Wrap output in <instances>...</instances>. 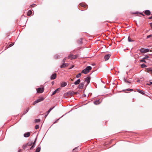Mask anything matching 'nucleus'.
I'll use <instances>...</instances> for the list:
<instances>
[{
  "label": "nucleus",
  "instance_id": "obj_1",
  "mask_svg": "<svg viewBox=\"0 0 152 152\" xmlns=\"http://www.w3.org/2000/svg\"><path fill=\"white\" fill-rule=\"evenodd\" d=\"M92 68L91 66H87L85 69L82 70L81 72L82 73L86 74L88 73L89 71L91 70Z\"/></svg>",
  "mask_w": 152,
  "mask_h": 152
},
{
  "label": "nucleus",
  "instance_id": "obj_2",
  "mask_svg": "<svg viewBox=\"0 0 152 152\" xmlns=\"http://www.w3.org/2000/svg\"><path fill=\"white\" fill-rule=\"evenodd\" d=\"M44 99L42 97L39 98L37 100L35 101L33 103V104L34 105H35L36 104L43 101Z\"/></svg>",
  "mask_w": 152,
  "mask_h": 152
},
{
  "label": "nucleus",
  "instance_id": "obj_3",
  "mask_svg": "<svg viewBox=\"0 0 152 152\" xmlns=\"http://www.w3.org/2000/svg\"><path fill=\"white\" fill-rule=\"evenodd\" d=\"M80 5L84 8V9L83 10L87 9L88 7V6L86 4L84 3H81L80 4Z\"/></svg>",
  "mask_w": 152,
  "mask_h": 152
},
{
  "label": "nucleus",
  "instance_id": "obj_4",
  "mask_svg": "<svg viewBox=\"0 0 152 152\" xmlns=\"http://www.w3.org/2000/svg\"><path fill=\"white\" fill-rule=\"evenodd\" d=\"M139 50L141 53H146L149 51H152V50H149L148 49H144L143 48H142Z\"/></svg>",
  "mask_w": 152,
  "mask_h": 152
},
{
  "label": "nucleus",
  "instance_id": "obj_5",
  "mask_svg": "<svg viewBox=\"0 0 152 152\" xmlns=\"http://www.w3.org/2000/svg\"><path fill=\"white\" fill-rule=\"evenodd\" d=\"M77 56L72 55L71 54H69L68 57V59L71 58V59H73L76 58L77 57Z\"/></svg>",
  "mask_w": 152,
  "mask_h": 152
},
{
  "label": "nucleus",
  "instance_id": "obj_6",
  "mask_svg": "<svg viewBox=\"0 0 152 152\" xmlns=\"http://www.w3.org/2000/svg\"><path fill=\"white\" fill-rule=\"evenodd\" d=\"M44 89V88H39L37 89V93H41L43 92Z\"/></svg>",
  "mask_w": 152,
  "mask_h": 152
},
{
  "label": "nucleus",
  "instance_id": "obj_7",
  "mask_svg": "<svg viewBox=\"0 0 152 152\" xmlns=\"http://www.w3.org/2000/svg\"><path fill=\"white\" fill-rule=\"evenodd\" d=\"M91 79V77L90 76L88 77H87L85 79V81L87 83L86 86L89 83H90V80Z\"/></svg>",
  "mask_w": 152,
  "mask_h": 152
},
{
  "label": "nucleus",
  "instance_id": "obj_8",
  "mask_svg": "<svg viewBox=\"0 0 152 152\" xmlns=\"http://www.w3.org/2000/svg\"><path fill=\"white\" fill-rule=\"evenodd\" d=\"M111 55L110 54H108L104 56V58L105 60V61H106L108 60L109 59Z\"/></svg>",
  "mask_w": 152,
  "mask_h": 152
},
{
  "label": "nucleus",
  "instance_id": "obj_9",
  "mask_svg": "<svg viewBox=\"0 0 152 152\" xmlns=\"http://www.w3.org/2000/svg\"><path fill=\"white\" fill-rule=\"evenodd\" d=\"M84 82L81 83H80L78 86V88L80 89H82L84 86Z\"/></svg>",
  "mask_w": 152,
  "mask_h": 152
},
{
  "label": "nucleus",
  "instance_id": "obj_10",
  "mask_svg": "<svg viewBox=\"0 0 152 152\" xmlns=\"http://www.w3.org/2000/svg\"><path fill=\"white\" fill-rule=\"evenodd\" d=\"M56 74L54 73L50 77V79L51 80H54L55 79L56 77Z\"/></svg>",
  "mask_w": 152,
  "mask_h": 152
},
{
  "label": "nucleus",
  "instance_id": "obj_11",
  "mask_svg": "<svg viewBox=\"0 0 152 152\" xmlns=\"http://www.w3.org/2000/svg\"><path fill=\"white\" fill-rule=\"evenodd\" d=\"M69 65V64L67 63H65L62 64L60 67L61 68H64L68 66Z\"/></svg>",
  "mask_w": 152,
  "mask_h": 152
},
{
  "label": "nucleus",
  "instance_id": "obj_12",
  "mask_svg": "<svg viewBox=\"0 0 152 152\" xmlns=\"http://www.w3.org/2000/svg\"><path fill=\"white\" fill-rule=\"evenodd\" d=\"M145 14L147 15H149L151 14V12L150 10H146L145 11Z\"/></svg>",
  "mask_w": 152,
  "mask_h": 152
},
{
  "label": "nucleus",
  "instance_id": "obj_13",
  "mask_svg": "<svg viewBox=\"0 0 152 152\" xmlns=\"http://www.w3.org/2000/svg\"><path fill=\"white\" fill-rule=\"evenodd\" d=\"M61 87H64L67 85V83L64 82H63L61 83Z\"/></svg>",
  "mask_w": 152,
  "mask_h": 152
},
{
  "label": "nucleus",
  "instance_id": "obj_14",
  "mask_svg": "<svg viewBox=\"0 0 152 152\" xmlns=\"http://www.w3.org/2000/svg\"><path fill=\"white\" fill-rule=\"evenodd\" d=\"M30 135V132H29L26 133L24 134V137H29Z\"/></svg>",
  "mask_w": 152,
  "mask_h": 152
},
{
  "label": "nucleus",
  "instance_id": "obj_15",
  "mask_svg": "<svg viewBox=\"0 0 152 152\" xmlns=\"http://www.w3.org/2000/svg\"><path fill=\"white\" fill-rule=\"evenodd\" d=\"M76 93H75L73 91H69L67 93V94L68 95H70V96H72L74 94H76Z\"/></svg>",
  "mask_w": 152,
  "mask_h": 152
},
{
  "label": "nucleus",
  "instance_id": "obj_16",
  "mask_svg": "<svg viewBox=\"0 0 152 152\" xmlns=\"http://www.w3.org/2000/svg\"><path fill=\"white\" fill-rule=\"evenodd\" d=\"M61 89L60 88H58L55 90L53 93L52 95H54L58 91H60Z\"/></svg>",
  "mask_w": 152,
  "mask_h": 152
},
{
  "label": "nucleus",
  "instance_id": "obj_17",
  "mask_svg": "<svg viewBox=\"0 0 152 152\" xmlns=\"http://www.w3.org/2000/svg\"><path fill=\"white\" fill-rule=\"evenodd\" d=\"M137 91L138 92L140 93L143 95H144L145 94L144 91L141 90L139 89H137Z\"/></svg>",
  "mask_w": 152,
  "mask_h": 152
},
{
  "label": "nucleus",
  "instance_id": "obj_18",
  "mask_svg": "<svg viewBox=\"0 0 152 152\" xmlns=\"http://www.w3.org/2000/svg\"><path fill=\"white\" fill-rule=\"evenodd\" d=\"M54 107L50 108L49 110L47 112V114L45 115V118H46L48 114L50 112Z\"/></svg>",
  "mask_w": 152,
  "mask_h": 152
},
{
  "label": "nucleus",
  "instance_id": "obj_19",
  "mask_svg": "<svg viewBox=\"0 0 152 152\" xmlns=\"http://www.w3.org/2000/svg\"><path fill=\"white\" fill-rule=\"evenodd\" d=\"M128 40L129 42H132L135 41L134 39L131 38L130 36H129L128 38Z\"/></svg>",
  "mask_w": 152,
  "mask_h": 152
},
{
  "label": "nucleus",
  "instance_id": "obj_20",
  "mask_svg": "<svg viewBox=\"0 0 152 152\" xmlns=\"http://www.w3.org/2000/svg\"><path fill=\"white\" fill-rule=\"evenodd\" d=\"M80 82V79H78L76 81L74 82V84L75 85H77Z\"/></svg>",
  "mask_w": 152,
  "mask_h": 152
},
{
  "label": "nucleus",
  "instance_id": "obj_21",
  "mask_svg": "<svg viewBox=\"0 0 152 152\" xmlns=\"http://www.w3.org/2000/svg\"><path fill=\"white\" fill-rule=\"evenodd\" d=\"M28 146V145H27V144H24L23 145V148L24 149H26L27 148H28L27 147Z\"/></svg>",
  "mask_w": 152,
  "mask_h": 152
},
{
  "label": "nucleus",
  "instance_id": "obj_22",
  "mask_svg": "<svg viewBox=\"0 0 152 152\" xmlns=\"http://www.w3.org/2000/svg\"><path fill=\"white\" fill-rule=\"evenodd\" d=\"M40 150V147L39 146H38L37 148L36 149L35 152H39Z\"/></svg>",
  "mask_w": 152,
  "mask_h": 152
},
{
  "label": "nucleus",
  "instance_id": "obj_23",
  "mask_svg": "<svg viewBox=\"0 0 152 152\" xmlns=\"http://www.w3.org/2000/svg\"><path fill=\"white\" fill-rule=\"evenodd\" d=\"M32 14V12L31 10L28 11L27 13V15L28 16H30Z\"/></svg>",
  "mask_w": 152,
  "mask_h": 152
},
{
  "label": "nucleus",
  "instance_id": "obj_24",
  "mask_svg": "<svg viewBox=\"0 0 152 152\" xmlns=\"http://www.w3.org/2000/svg\"><path fill=\"white\" fill-rule=\"evenodd\" d=\"M28 110L29 108L28 107L27 108L26 110L23 112V114L25 115V114H26L28 111Z\"/></svg>",
  "mask_w": 152,
  "mask_h": 152
},
{
  "label": "nucleus",
  "instance_id": "obj_25",
  "mask_svg": "<svg viewBox=\"0 0 152 152\" xmlns=\"http://www.w3.org/2000/svg\"><path fill=\"white\" fill-rule=\"evenodd\" d=\"M146 69L147 72L149 73H151V70L152 69L151 68H147Z\"/></svg>",
  "mask_w": 152,
  "mask_h": 152
},
{
  "label": "nucleus",
  "instance_id": "obj_26",
  "mask_svg": "<svg viewBox=\"0 0 152 152\" xmlns=\"http://www.w3.org/2000/svg\"><path fill=\"white\" fill-rule=\"evenodd\" d=\"M33 144L32 142H28L27 143V144L28 145V146H30L31 145Z\"/></svg>",
  "mask_w": 152,
  "mask_h": 152
},
{
  "label": "nucleus",
  "instance_id": "obj_27",
  "mask_svg": "<svg viewBox=\"0 0 152 152\" xmlns=\"http://www.w3.org/2000/svg\"><path fill=\"white\" fill-rule=\"evenodd\" d=\"M149 38H150L151 39H152V35L151 34L149 35H148L147 37V39H148Z\"/></svg>",
  "mask_w": 152,
  "mask_h": 152
},
{
  "label": "nucleus",
  "instance_id": "obj_28",
  "mask_svg": "<svg viewBox=\"0 0 152 152\" xmlns=\"http://www.w3.org/2000/svg\"><path fill=\"white\" fill-rule=\"evenodd\" d=\"M99 100L96 101L94 102V103L95 104H99Z\"/></svg>",
  "mask_w": 152,
  "mask_h": 152
},
{
  "label": "nucleus",
  "instance_id": "obj_29",
  "mask_svg": "<svg viewBox=\"0 0 152 152\" xmlns=\"http://www.w3.org/2000/svg\"><path fill=\"white\" fill-rule=\"evenodd\" d=\"M141 66L142 68H145L147 67V66L144 64H141Z\"/></svg>",
  "mask_w": 152,
  "mask_h": 152
},
{
  "label": "nucleus",
  "instance_id": "obj_30",
  "mask_svg": "<svg viewBox=\"0 0 152 152\" xmlns=\"http://www.w3.org/2000/svg\"><path fill=\"white\" fill-rule=\"evenodd\" d=\"M81 75V73H79L76 76V77L77 78H79L80 77Z\"/></svg>",
  "mask_w": 152,
  "mask_h": 152
},
{
  "label": "nucleus",
  "instance_id": "obj_31",
  "mask_svg": "<svg viewBox=\"0 0 152 152\" xmlns=\"http://www.w3.org/2000/svg\"><path fill=\"white\" fill-rule=\"evenodd\" d=\"M149 58V56H145L143 58L144 59H147L148 58Z\"/></svg>",
  "mask_w": 152,
  "mask_h": 152
},
{
  "label": "nucleus",
  "instance_id": "obj_32",
  "mask_svg": "<svg viewBox=\"0 0 152 152\" xmlns=\"http://www.w3.org/2000/svg\"><path fill=\"white\" fill-rule=\"evenodd\" d=\"M40 121V120L39 119H37L35 120V122L36 123L39 122Z\"/></svg>",
  "mask_w": 152,
  "mask_h": 152
},
{
  "label": "nucleus",
  "instance_id": "obj_33",
  "mask_svg": "<svg viewBox=\"0 0 152 152\" xmlns=\"http://www.w3.org/2000/svg\"><path fill=\"white\" fill-rule=\"evenodd\" d=\"M77 148H76L75 149H74L73 150V152H76L77 151H78L77 150Z\"/></svg>",
  "mask_w": 152,
  "mask_h": 152
},
{
  "label": "nucleus",
  "instance_id": "obj_34",
  "mask_svg": "<svg viewBox=\"0 0 152 152\" xmlns=\"http://www.w3.org/2000/svg\"><path fill=\"white\" fill-rule=\"evenodd\" d=\"M133 91V89H126V90H124V91Z\"/></svg>",
  "mask_w": 152,
  "mask_h": 152
},
{
  "label": "nucleus",
  "instance_id": "obj_35",
  "mask_svg": "<svg viewBox=\"0 0 152 152\" xmlns=\"http://www.w3.org/2000/svg\"><path fill=\"white\" fill-rule=\"evenodd\" d=\"M78 43L79 44H81L82 43V39H80L78 41Z\"/></svg>",
  "mask_w": 152,
  "mask_h": 152
},
{
  "label": "nucleus",
  "instance_id": "obj_36",
  "mask_svg": "<svg viewBox=\"0 0 152 152\" xmlns=\"http://www.w3.org/2000/svg\"><path fill=\"white\" fill-rule=\"evenodd\" d=\"M140 61L141 62H144L145 63H146V61H145V59H144L143 58L142 60H141Z\"/></svg>",
  "mask_w": 152,
  "mask_h": 152
},
{
  "label": "nucleus",
  "instance_id": "obj_37",
  "mask_svg": "<svg viewBox=\"0 0 152 152\" xmlns=\"http://www.w3.org/2000/svg\"><path fill=\"white\" fill-rule=\"evenodd\" d=\"M150 84L147 83V85H150L151 84H152V80H151L150 81Z\"/></svg>",
  "mask_w": 152,
  "mask_h": 152
},
{
  "label": "nucleus",
  "instance_id": "obj_38",
  "mask_svg": "<svg viewBox=\"0 0 152 152\" xmlns=\"http://www.w3.org/2000/svg\"><path fill=\"white\" fill-rule=\"evenodd\" d=\"M39 126L38 125H36L35 126V129H37L39 128Z\"/></svg>",
  "mask_w": 152,
  "mask_h": 152
},
{
  "label": "nucleus",
  "instance_id": "obj_39",
  "mask_svg": "<svg viewBox=\"0 0 152 152\" xmlns=\"http://www.w3.org/2000/svg\"><path fill=\"white\" fill-rule=\"evenodd\" d=\"M124 81L126 82V83H130V82L129 81H128L126 79H124Z\"/></svg>",
  "mask_w": 152,
  "mask_h": 152
},
{
  "label": "nucleus",
  "instance_id": "obj_40",
  "mask_svg": "<svg viewBox=\"0 0 152 152\" xmlns=\"http://www.w3.org/2000/svg\"><path fill=\"white\" fill-rule=\"evenodd\" d=\"M36 142V140H35L34 141V143L32 144H33L32 145H34V146H35Z\"/></svg>",
  "mask_w": 152,
  "mask_h": 152
},
{
  "label": "nucleus",
  "instance_id": "obj_41",
  "mask_svg": "<svg viewBox=\"0 0 152 152\" xmlns=\"http://www.w3.org/2000/svg\"><path fill=\"white\" fill-rule=\"evenodd\" d=\"M13 45H14V44H12V43L10 44L9 45V47H11V46H13Z\"/></svg>",
  "mask_w": 152,
  "mask_h": 152
},
{
  "label": "nucleus",
  "instance_id": "obj_42",
  "mask_svg": "<svg viewBox=\"0 0 152 152\" xmlns=\"http://www.w3.org/2000/svg\"><path fill=\"white\" fill-rule=\"evenodd\" d=\"M34 145H32V146L30 148V149H33L34 147Z\"/></svg>",
  "mask_w": 152,
  "mask_h": 152
},
{
  "label": "nucleus",
  "instance_id": "obj_43",
  "mask_svg": "<svg viewBox=\"0 0 152 152\" xmlns=\"http://www.w3.org/2000/svg\"><path fill=\"white\" fill-rule=\"evenodd\" d=\"M65 61H64V60H63L62 61H61V63L63 64H65Z\"/></svg>",
  "mask_w": 152,
  "mask_h": 152
},
{
  "label": "nucleus",
  "instance_id": "obj_44",
  "mask_svg": "<svg viewBox=\"0 0 152 152\" xmlns=\"http://www.w3.org/2000/svg\"><path fill=\"white\" fill-rule=\"evenodd\" d=\"M140 14L142 15H143V16H145L144 15H143V14H142V13H140V14H137V16H139V15H140Z\"/></svg>",
  "mask_w": 152,
  "mask_h": 152
},
{
  "label": "nucleus",
  "instance_id": "obj_45",
  "mask_svg": "<svg viewBox=\"0 0 152 152\" xmlns=\"http://www.w3.org/2000/svg\"><path fill=\"white\" fill-rule=\"evenodd\" d=\"M34 5H35V4H32V5H31L30 6V7H34V6H33Z\"/></svg>",
  "mask_w": 152,
  "mask_h": 152
},
{
  "label": "nucleus",
  "instance_id": "obj_46",
  "mask_svg": "<svg viewBox=\"0 0 152 152\" xmlns=\"http://www.w3.org/2000/svg\"><path fill=\"white\" fill-rule=\"evenodd\" d=\"M66 59H67V58L66 57H65V58H64L63 59V60H64V61H65L66 60Z\"/></svg>",
  "mask_w": 152,
  "mask_h": 152
},
{
  "label": "nucleus",
  "instance_id": "obj_47",
  "mask_svg": "<svg viewBox=\"0 0 152 152\" xmlns=\"http://www.w3.org/2000/svg\"><path fill=\"white\" fill-rule=\"evenodd\" d=\"M148 19H152V16L149 17Z\"/></svg>",
  "mask_w": 152,
  "mask_h": 152
},
{
  "label": "nucleus",
  "instance_id": "obj_48",
  "mask_svg": "<svg viewBox=\"0 0 152 152\" xmlns=\"http://www.w3.org/2000/svg\"><path fill=\"white\" fill-rule=\"evenodd\" d=\"M74 65H73L71 68H69V69H72V68H73L74 67Z\"/></svg>",
  "mask_w": 152,
  "mask_h": 152
},
{
  "label": "nucleus",
  "instance_id": "obj_49",
  "mask_svg": "<svg viewBox=\"0 0 152 152\" xmlns=\"http://www.w3.org/2000/svg\"><path fill=\"white\" fill-rule=\"evenodd\" d=\"M51 83L52 84V85H53V84L54 83V82H52Z\"/></svg>",
  "mask_w": 152,
  "mask_h": 152
},
{
  "label": "nucleus",
  "instance_id": "obj_50",
  "mask_svg": "<svg viewBox=\"0 0 152 152\" xmlns=\"http://www.w3.org/2000/svg\"><path fill=\"white\" fill-rule=\"evenodd\" d=\"M21 150H19L18 151V152H21Z\"/></svg>",
  "mask_w": 152,
  "mask_h": 152
},
{
  "label": "nucleus",
  "instance_id": "obj_51",
  "mask_svg": "<svg viewBox=\"0 0 152 152\" xmlns=\"http://www.w3.org/2000/svg\"><path fill=\"white\" fill-rule=\"evenodd\" d=\"M151 73H150L152 74V69H151Z\"/></svg>",
  "mask_w": 152,
  "mask_h": 152
},
{
  "label": "nucleus",
  "instance_id": "obj_52",
  "mask_svg": "<svg viewBox=\"0 0 152 152\" xmlns=\"http://www.w3.org/2000/svg\"><path fill=\"white\" fill-rule=\"evenodd\" d=\"M71 81H73V79H71Z\"/></svg>",
  "mask_w": 152,
  "mask_h": 152
}]
</instances>
